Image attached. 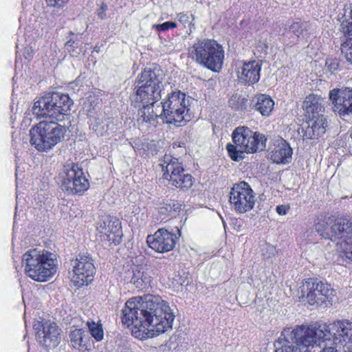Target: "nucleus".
<instances>
[{"label": "nucleus", "mask_w": 352, "mask_h": 352, "mask_svg": "<svg viewBox=\"0 0 352 352\" xmlns=\"http://www.w3.org/2000/svg\"><path fill=\"white\" fill-rule=\"evenodd\" d=\"M73 104L68 95L49 93L35 101L33 113L41 121L31 128L30 142L38 151L48 152L61 142L71 125L69 111Z\"/></svg>", "instance_id": "nucleus-1"}, {"label": "nucleus", "mask_w": 352, "mask_h": 352, "mask_svg": "<svg viewBox=\"0 0 352 352\" xmlns=\"http://www.w3.org/2000/svg\"><path fill=\"white\" fill-rule=\"evenodd\" d=\"M175 314L168 303L159 296H137L127 300L122 309V323L132 327L140 340L153 338L172 328Z\"/></svg>", "instance_id": "nucleus-2"}, {"label": "nucleus", "mask_w": 352, "mask_h": 352, "mask_svg": "<svg viewBox=\"0 0 352 352\" xmlns=\"http://www.w3.org/2000/svg\"><path fill=\"white\" fill-rule=\"evenodd\" d=\"M352 331V322L336 320L329 324L300 325L295 329L285 328L274 345V352H311L314 347L320 346L327 340L335 345L343 342L347 333Z\"/></svg>", "instance_id": "nucleus-3"}, {"label": "nucleus", "mask_w": 352, "mask_h": 352, "mask_svg": "<svg viewBox=\"0 0 352 352\" xmlns=\"http://www.w3.org/2000/svg\"><path fill=\"white\" fill-rule=\"evenodd\" d=\"M22 264L25 274L38 282H45L52 278L58 267L56 255L42 248L25 252L22 256Z\"/></svg>", "instance_id": "nucleus-4"}, {"label": "nucleus", "mask_w": 352, "mask_h": 352, "mask_svg": "<svg viewBox=\"0 0 352 352\" xmlns=\"http://www.w3.org/2000/svg\"><path fill=\"white\" fill-rule=\"evenodd\" d=\"M232 136L234 144L228 143L226 149L230 158L236 162L243 159L245 153L259 152L266 147L265 136L247 126L236 128Z\"/></svg>", "instance_id": "nucleus-5"}, {"label": "nucleus", "mask_w": 352, "mask_h": 352, "mask_svg": "<svg viewBox=\"0 0 352 352\" xmlns=\"http://www.w3.org/2000/svg\"><path fill=\"white\" fill-rule=\"evenodd\" d=\"M190 58L197 64L212 72H219L223 66L224 50L212 39H198L188 49Z\"/></svg>", "instance_id": "nucleus-6"}, {"label": "nucleus", "mask_w": 352, "mask_h": 352, "mask_svg": "<svg viewBox=\"0 0 352 352\" xmlns=\"http://www.w3.org/2000/svg\"><path fill=\"white\" fill-rule=\"evenodd\" d=\"M190 97L180 91L169 94L167 98L161 102L164 122L179 126L190 121Z\"/></svg>", "instance_id": "nucleus-7"}, {"label": "nucleus", "mask_w": 352, "mask_h": 352, "mask_svg": "<svg viewBox=\"0 0 352 352\" xmlns=\"http://www.w3.org/2000/svg\"><path fill=\"white\" fill-rule=\"evenodd\" d=\"M330 239L336 241L337 250L342 259L352 261V217L335 220L331 227Z\"/></svg>", "instance_id": "nucleus-8"}, {"label": "nucleus", "mask_w": 352, "mask_h": 352, "mask_svg": "<svg viewBox=\"0 0 352 352\" xmlns=\"http://www.w3.org/2000/svg\"><path fill=\"white\" fill-rule=\"evenodd\" d=\"M164 178L177 188L188 189L192 185V177L190 174L184 173V168L178 159L171 156H165L161 164Z\"/></svg>", "instance_id": "nucleus-9"}, {"label": "nucleus", "mask_w": 352, "mask_h": 352, "mask_svg": "<svg viewBox=\"0 0 352 352\" xmlns=\"http://www.w3.org/2000/svg\"><path fill=\"white\" fill-rule=\"evenodd\" d=\"M229 201L235 212L245 213L254 208L255 193L248 183L241 182L235 184L231 188Z\"/></svg>", "instance_id": "nucleus-10"}, {"label": "nucleus", "mask_w": 352, "mask_h": 352, "mask_svg": "<svg viewBox=\"0 0 352 352\" xmlns=\"http://www.w3.org/2000/svg\"><path fill=\"white\" fill-rule=\"evenodd\" d=\"M72 274L71 281L76 287L87 285L95 274L93 259L87 253L79 254L71 261Z\"/></svg>", "instance_id": "nucleus-11"}, {"label": "nucleus", "mask_w": 352, "mask_h": 352, "mask_svg": "<svg viewBox=\"0 0 352 352\" xmlns=\"http://www.w3.org/2000/svg\"><path fill=\"white\" fill-rule=\"evenodd\" d=\"M61 184L62 190L68 193H83L89 187L88 179L78 165L65 168Z\"/></svg>", "instance_id": "nucleus-12"}, {"label": "nucleus", "mask_w": 352, "mask_h": 352, "mask_svg": "<svg viewBox=\"0 0 352 352\" xmlns=\"http://www.w3.org/2000/svg\"><path fill=\"white\" fill-rule=\"evenodd\" d=\"M302 296H305L311 305H322L326 301H331L334 291L330 285L322 282H316L313 279L305 281L302 286Z\"/></svg>", "instance_id": "nucleus-13"}, {"label": "nucleus", "mask_w": 352, "mask_h": 352, "mask_svg": "<svg viewBox=\"0 0 352 352\" xmlns=\"http://www.w3.org/2000/svg\"><path fill=\"white\" fill-rule=\"evenodd\" d=\"M37 341L41 346L50 349L56 347L60 342V329L55 322H37L34 324Z\"/></svg>", "instance_id": "nucleus-14"}, {"label": "nucleus", "mask_w": 352, "mask_h": 352, "mask_svg": "<svg viewBox=\"0 0 352 352\" xmlns=\"http://www.w3.org/2000/svg\"><path fill=\"white\" fill-rule=\"evenodd\" d=\"M329 96L334 112L343 118L352 115V87L333 89Z\"/></svg>", "instance_id": "nucleus-15"}, {"label": "nucleus", "mask_w": 352, "mask_h": 352, "mask_svg": "<svg viewBox=\"0 0 352 352\" xmlns=\"http://www.w3.org/2000/svg\"><path fill=\"white\" fill-rule=\"evenodd\" d=\"M96 229L98 236L102 241L116 245L122 241V231L121 223L118 219L104 217L98 222Z\"/></svg>", "instance_id": "nucleus-16"}, {"label": "nucleus", "mask_w": 352, "mask_h": 352, "mask_svg": "<svg viewBox=\"0 0 352 352\" xmlns=\"http://www.w3.org/2000/svg\"><path fill=\"white\" fill-rule=\"evenodd\" d=\"M262 67L261 60L239 61L236 64V73L239 81L245 85H254L260 79Z\"/></svg>", "instance_id": "nucleus-17"}, {"label": "nucleus", "mask_w": 352, "mask_h": 352, "mask_svg": "<svg viewBox=\"0 0 352 352\" xmlns=\"http://www.w3.org/2000/svg\"><path fill=\"white\" fill-rule=\"evenodd\" d=\"M177 237L167 230L161 228L154 234L147 236L148 246L157 252H166L172 250L175 245Z\"/></svg>", "instance_id": "nucleus-18"}, {"label": "nucleus", "mask_w": 352, "mask_h": 352, "mask_svg": "<svg viewBox=\"0 0 352 352\" xmlns=\"http://www.w3.org/2000/svg\"><path fill=\"white\" fill-rule=\"evenodd\" d=\"M305 128L298 129L303 140H314L322 136L326 131L327 121L324 116L307 118Z\"/></svg>", "instance_id": "nucleus-19"}, {"label": "nucleus", "mask_w": 352, "mask_h": 352, "mask_svg": "<svg viewBox=\"0 0 352 352\" xmlns=\"http://www.w3.org/2000/svg\"><path fill=\"white\" fill-rule=\"evenodd\" d=\"M142 108L138 111V122L148 124L155 126L158 117L163 119V111L160 104L151 102L142 104Z\"/></svg>", "instance_id": "nucleus-20"}, {"label": "nucleus", "mask_w": 352, "mask_h": 352, "mask_svg": "<svg viewBox=\"0 0 352 352\" xmlns=\"http://www.w3.org/2000/svg\"><path fill=\"white\" fill-rule=\"evenodd\" d=\"M325 101L320 96L309 94L306 96L302 108L305 111L307 118H316L324 116Z\"/></svg>", "instance_id": "nucleus-21"}, {"label": "nucleus", "mask_w": 352, "mask_h": 352, "mask_svg": "<svg viewBox=\"0 0 352 352\" xmlns=\"http://www.w3.org/2000/svg\"><path fill=\"white\" fill-rule=\"evenodd\" d=\"M163 78V75L160 70L144 69L138 76L135 81V87L164 86Z\"/></svg>", "instance_id": "nucleus-22"}, {"label": "nucleus", "mask_w": 352, "mask_h": 352, "mask_svg": "<svg viewBox=\"0 0 352 352\" xmlns=\"http://www.w3.org/2000/svg\"><path fill=\"white\" fill-rule=\"evenodd\" d=\"M292 155V149L289 144L280 139L271 151L270 158L274 163L285 164L290 161Z\"/></svg>", "instance_id": "nucleus-23"}, {"label": "nucleus", "mask_w": 352, "mask_h": 352, "mask_svg": "<svg viewBox=\"0 0 352 352\" xmlns=\"http://www.w3.org/2000/svg\"><path fill=\"white\" fill-rule=\"evenodd\" d=\"M136 87V100L142 104L155 103L161 98V91L164 86Z\"/></svg>", "instance_id": "nucleus-24"}, {"label": "nucleus", "mask_w": 352, "mask_h": 352, "mask_svg": "<svg viewBox=\"0 0 352 352\" xmlns=\"http://www.w3.org/2000/svg\"><path fill=\"white\" fill-rule=\"evenodd\" d=\"M252 103L253 109L263 117L270 116L274 107L273 99L269 95L263 94L255 96Z\"/></svg>", "instance_id": "nucleus-25"}, {"label": "nucleus", "mask_w": 352, "mask_h": 352, "mask_svg": "<svg viewBox=\"0 0 352 352\" xmlns=\"http://www.w3.org/2000/svg\"><path fill=\"white\" fill-rule=\"evenodd\" d=\"M130 282L138 289H144L151 286V277L140 267H135Z\"/></svg>", "instance_id": "nucleus-26"}, {"label": "nucleus", "mask_w": 352, "mask_h": 352, "mask_svg": "<svg viewBox=\"0 0 352 352\" xmlns=\"http://www.w3.org/2000/svg\"><path fill=\"white\" fill-rule=\"evenodd\" d=\"M182 205L175 201L169 200L164 201L160 204L158 208L160 217L162 220H164L168 217H175L180 211Z\"/></svg>", "instance_id": "nucleus-27"}, {"label": "nucleus", "mask_w": 352, "mask_h": 352, "mask_svg": "<svg viewBox=\"0 0 352 352\" xmlns=\"http://www.w3.org/2000/svg\"><path fill=\"white\" fill-rule=\"evenodd\" d=\"M307 26V23L306 22H294L285 30L283 36L285 38H291V43H295Z\"/></svg>", "instance_id": "nucleus-28"}, {"label": "nucleus", "mask_w": 352, "mask_h": 352, "mask_svg": "<svg viewBox=\"0 0 352 352\" xmlns=\"http://www.w3.org/2000/svg\"><path fill=\"white\" fill-rule=\"evenodd\" d=\"M109 123L98 118H94L91 123V129L100 136H104L107 134Z\"/></svg>", "instance_id": "nucleus-29"}, {"label": "nucleus", "mask_w": 352, "mask_h": 352, "mask_svg": "<svg viewBox=\"0 0 352 352\" xmlns=\"http://www.w3.org/2000/svg\"><path fill=\"white\" fill-rule=\"evenodd\" d=\"M344 35V41L341 45V52L349 63H352V35Z\"/></svg>", "instance_id": "nucleus-30"}, {"label": "nucleus", "mask_w": 352, "mask_h": 352, "mask_svg": "<svg viewBox=\"0 0 352 352\" xmlns=\"http://www.w3.org/2000/svg\"><path fill=\"white\" fill-rule=\"evenodd\" d=\"M87 326L91 335L98 341L103 338V330L100 324L96 323L94 321L88 320Z\"/></svg>", "instance_id": "nucleus-31"}, {"label": "nucleus", "mask_w": 352, "mask_h": 352, "mask_svg": "<svg viewBox=\"0 0 352 352\" xmlns=\"http://www.w3.org/2000/svg\"><path fill=\"white\" fill-rule=\"evenodd\" d=\"M83 333L84 331L78 329L70 333V340L73 347L79 349L83 345Z\"/></svg>", "instance_id": "nucleus-32"}, {"label": "nucleus", "mask_w": 352, "mask_h": 352, "mask_svg": "<svg viewBox=\"0 0 352 352\" xmlns=\"http://www.w3.org/2000/svg\"><path fill=\"white\" fill-rule=\"evenodd\" d=\"M315 230L324 239H330L331 229H328L327 223L324 219H318L315 223Z\"/></svg>", "instance_id": "nucleus-33"}, {"label": "nucleus", "mask_w": 352, "mask_h": 352, "mask_svg": "<svg viewBox=\"0 0 352 352\" xmlns=\"http://www.w3.org/2000/svg\"><path fill=\"white\" fill-rule=\"evenodd\" d=\"M177 18L178 21L184 26H186V25L188 24V25L190 27V30H191V28L194 26L193 21L195 18L192 14H190V16H189L186 12H179L177 14ZM192 30H190V32Z\"/></svg>", "instance_id": "nucleus-34"}, {"label": "nucleus", "mask_w": 352, "mask_h": 352, "mask_svg": "<svg viewBox=\"0 0 352 352\" xmlns=\"http://www.w3.org/2000/svg\"><path fill=\"white\" fill-rule=\"evenodd\" d=\"M177 23L173 21H166L162 24H154L152 28L158 32H165L169 29L175 28Z\"/></svg>", "instance_id": "nucleus-35"}, {"label": "nucleus", "mask_w": 352, "mask_h": 352, "mask_svg": "<svg viewBox=\"0 0 352 352\" xmlns=\"http://www.w3.org/2000/svg\"><path fill=\"white\" fill-rule=\"evenodd\" d=\"M342 30L345 35H352V9L350 12V16L341 24Z\"/></svg>", "instance_id": "nucleus-36"}, {"label": "nucleus", "mask_w": 352, "mask_h": 352, "mask_svg": "<svg viewBox=\"0 0 352 352\" xmlns=\"http://www.w3.org/2000/svg\"><path fill=\"white\" fill-rule=\"evenodd\" d=\"M339 60L337 58H327L325 66L327 70L333 74L339 69Z\"/></svg>", "instance_id": "nucleus-37"}, {"label": "nucleus", "mask_w": 352, "mask_h": 352, "mask_svg": "<svg viewBox=\"0 0 352 352\" xmlns=\"http://www.w3.org/2000/svg\"><path fill=\"white\" fill-rule=\"evenodd\" d=\"M343 342H340L338 346L343 348V352H352V331L347 333V338H344Z\"/></svg>", "instance_id": "nucleus-38"}, {"label": "nucleus", "mask_w": 352, "mask_h": 352, "mask_svg": "<svg viewBox=\"0 0 352 352\" xmlns=\"http://www.w3.org/2000/svg\"><path fill=\"white\" fill-rule=\"evenodd\" d=\"M69 0H45L48 6L60 8H63Z\"/></svg>", "instance_id": "nucleus-39"}, {"label": "nucleus", "mask_w": 352, "mask_h": 352, "mask_svg": "<svg viewBox=\"0 0 352 352\" xmlns=\"http://www.w3.org/2000/svg\"><path fill=\"white\" fill-rule=\"evenodd\" d=\"M289 209V208L287 206L280 205L276 207V210L279 215H285Z\"/></svg>", "instance_id": "nucleus-40"}, {"label": "nucleus", "mask_w": 352, "mask_h": 352, "mask_svg": "<svg viewBox=\"0 0 352 352\" xmlns=\"http://www.w3.org/2000/svg\"><path fill=\"white\" fill-rule=\"evenodd\" d=\"M240 98L238 96H232L229 100L230 106L234 109H238L239 107L235 104V102L239 100Z\"/></svg>", "instance_id": "nucleus-41"}, {"label": "nucleus", "mask_w": 352, "mask_h": 352, "mask_svg": "<svg viewBox=\"0 0 352 352\" xmlns=\"http://www.w3.org/2000/svg\"><path fill=\"white\" fill-rule=\"evenodd\" d=\"M166 44L163 43V47H166V49H164V51H166V52H170L174 50L173 44L170 41H166Z\"/></svg>", "instance_id": "nucleus-42"}, {"label": "nucleus", "mask_w": 352, "mask_h": 352, "mask_svg": "<svg viewBox=\"0 0 352 352\" xmlns=\"http://www.w3.org/2000/svg\"><path fill=\"white\" fill-rule=\"evenodd\" d=\"M320 352H338L335 346H329L324 347Z\"/></svg>", "instance_id": "nucleus-43"}, {"label": "nucleus", "mask_w": 352, "mask_h": 352, "mask_svg": "<svg viewBox=\"0 0 352 352\" xmlns=\"http://www.w3.org/2000/svg\"><path fill=\"white\" fill-rule=\"evenodd\" d=\"M98 15L101 19H104L106 16L105 12H102L100 9L98 10Z\"/></svg>", "instance_id": "nucleus-44"}, {"label": "nucleus", "mask_w": 352, "mask_h": 352, "mask_svg": "<svg viewBox=\"0 0 352 352\" xmlns=\"http://www.w3.org/2000/svg\"><path fill=\"white\" fill-rule=\"evenodd\" d=\"M27 51V56H25L26 58H30L32 56V52L30 51L29 49L26 50Z\"/></svg>", "instance_id": "nucleus-45"}, {"label": "nucleus", "mask_w": 352, "mask_h": 352, "mask_svg": "<svg viewBox=\"0 0 352 352\" xmlns=\"http://www.w3.org/2000/svg\"><path fill=\"white\" fill-rule=\"evenodd\" d=\"M107 6L106 5H104H104H102V6L100 7V10H101L102 12H105V11H106V10H107Z\"/></svg>", "instance_id": "nucleus-46"}, {"label": "nucleus", "mask_w": 352, "mask_h": 352, "mask_svg": "<svg viewBox=\"0 0 352 352\" xmlns=\"http://www.w3.org/2000/svg\"><path fill=\"white\" fill-rule=\"evenodd\" d=\"M67 45H69V46H72V42L69 41H68V42L67 43Z\"/></svg>", "instance_id": "nucleus-47"}]
</instances>
